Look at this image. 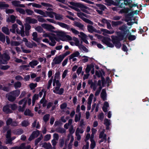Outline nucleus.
<instances>
[{
    "label": "nucleus",
    "mask_w": 149,
    "mask_h": 149,
    "mask_svg": "<svg viewBox=\"0 0 149 149\" xmlns=\"http://www.w3.org/2000/svg\"><path fill=\"white\" fill-rule=\"evenodd\" d=\"M57 24L62 28L66 29L68 30H70L74 35H78L79 37L81 38V40L83 41L86 44H88V42L87 40L88 36L83 32L79 33L75 29L72 28H70L68 25L64 23L58 22Z\"/></svg>",
    "instance_id": "f257e3e1"
},
{
    "label": "nucleus",
    "mask_w": 149,
    "mask_h": 149,
    "mask_svg": "<svg viewBox=\"0 0 149 149\" xmlns=\"http://www.w3.org/2000/svg\"><path fill=\"white\" fill-rule=\"evenodd\" d=\"M53 85L55 86L53 88V91L54 93L59 95H61L63 93L64 89L62 88L60 89L61 84L59 80L54 79Z\"/></svg>",
    "instance_id": "f03ea898"
},
{
    "label": "nucleus",
    "mask_w": 149,
    "mask_h": 149,
    "mask_svg": "<svg viewBox=\"0 0 149 149\" xmlns=\"http://www.w3.org/2000/svg\"><path fill=\"white\" fill-rule=\"evenodd\" d=\"M120 30L121 31L122 34H120V32H117V34L119 37L120 38V40H122L124 38L125 34H127V28L125 25H123L119 28Z\"/></svg>",
    "instance_id": "7ed1b4c3"
},
{
    "label": "nucleus",
    "mask_w": 149,
    "mask_h": 149,
    "mask_svg": "<svg viewBox=\"0 0 149 149\" xmlns=\"http://www.w3.org/2000/svg\"><path fill=\"white\" fill-rule=\"evenodd\" d=\"M77 14L79 17L81 19L85 22L91 25L93 24V22L91 21L85 17L88 18L89 17L88 15L81 12L78 13Z\"/></svg>",
    "instance_id": "20e7f679"
},
{
    "label": "nucleus",
    "mask_w": 149,
    "mask_h": 149,
    "mask_svg": "<svg viewBox=\"0 0 149 149\" xmlns=\"http://www.w3.org/2000/svg\"><path fill=\"white\" fill-rule=\"evenodd\" d=\"M69 3L70 4L72 5V6H70V7L77 11H79V9L78 8V7H80V6L82 7H84L86 9H88V8L87 7L81 5V4L79 3H74L72 1L70 2Z\"/></svg>",
    "instance_id": "39448f33"
},
{
    "label": "nucleus",
    "mask_w": 149,
    "mask_h": 149,
    "mask_svg": "<svg viewBox=\"0 0 149 149\" xmlns=\"http://www.w3.org/2000/svg\"><path fill=\"white\" fill-rule=\"evenodd\" d=\"M69 3L70 4L72 5V6H70V7L77 11H79V9L78 8V7H80V6L82 7H84L86 9H88V8L87 7L81 5V4L79 3H74L72 1L70 2Z\"/></svg>",
    "instance_id": "423d86ee"
},
{
    "label": "nucleus",
    "mask_w": 149,
    "mask_h": 149,
    "mask_svg": "<svg viewBox=\"0 0 149 149\" xmlns=\"http://www.w3.org/2000/svg\"><path fill=\"white\" fill-rule=\"evenodd\" d=\"M64 58L61 55L56 56L52 61V65H55L60 64Z\"/></svg>",
    "instance_id": "0eeeda50"
},
{
    "label": "nucleus",
    "mask_w": 149,
    "mask_h": 149,
    "mask_svg": "<svg viewBox=\"0 0 149 149\" xmlns=\"http://www.w3.org/2000/svg\"><path fill=\"white\" fill-rule=\"evenodd\" d=\"M27 99L26 98H24V99L20 101L18 104L19 105L23 104L22 107L19 106L18 109V111H23L26 105V104Z\"/></svg>",
    "instance_id": "6e6552de"
},
{
    "label": "nucleus",
    "mask_w": 149,
    "mask_h": 149,
    "mask_svg": "<svg viewBox=\"0 0 149 149\" xmlns=\"http://www.w3.org/2000/svg\"><path fill=\"white\" fill-rule=\"evenodd\" d=\"M16 22L18 24L22 26L20 31L17 30V33L18 34H20L21 36L22 37L24 36H25L24 29V27L22 23L20 20L18 19L16 20Z\"/></svg>",
    "instance_id": "1a4fd4ad"
},
{
    "label": "nucleus",
    "mask_w": 149,
    "mask_h": 149,
    "mask_svg": "<svg viewBox=\"0 0 149 149\" xmlns=\"http://www.w3.org/2000/svg\"><path fill=\"white\" fill-rule=\"evenodd\" d=\"M58 101L55 100L54 101V103L52 102H49L47 105V108L49 109L52 107L51 110L53 111L54 110L56 107L58 106Z\"/></svg>",
    "instance_id": "9d476101"
},
{
    "label": "nucleus",
    "mask_w": 149,
    "mask_h": 149,
    "mask_svg": "<svg viewBox=\"0 0 149 149\" xmlns=\"http://www.w3.org/2000/svg\"><path fill=\"white\" fill-rule=\"evenodd\" d=\"M111 41V39L108 38H104L102 40V42L108 47H114V45L113 44L110 42Z\"/></svg>",
    "instance_id": "9b49d317"
},
{
    "label": "nucleus",
    "mask_w": 149,
    "mask_h": 149,
    "mask_svg": "<svg viewBox=\"0 0 149 149\" xmlns=\"http://www.w3.org/2000/svg\"><path fill=\"white\" fill-rule=\"evenodd\" d=\"M105 130H103V131L101 132L99 135V138L101 139L100 141V143L103 142H105L107 141V135L104 134Z\"/></svg>",
    "instance_id": "f8f14e48"
},
{
    "label": "nucleus",
    "mask_w": 149,
    "mask_h": 149,
    "mask_svg": "<svg viewBox=\"0 0 149 149\" xmlns=\"http://www.w3.org/2000/svg\"><path fill=\"white\" fill-rule=\"evenodd\" d=\"M54 32L56 33V38L58 39L57 41L59 40V39L57 37H58L60 39L62 40V39H63L66 33V32L62 31H54Z\"/></svg>",
    "instance_id": "ddd939ff"
},
{
    "label": "nucleus",
    "mask_w": 149,
    "mask_h": 149,
    "mask_svg": "<svg viewBox=\"0 0 149 149\" xmlns=\"http://www.w3.org/2000/svg\"><path fill=\"white\" fill-rule=\"evenodd\" d=\"M113 1L112 0H106L105 1L108 5H111V4L115 6H118L120 5V2L121 1V0H114Z\"/></svg>",
    "instance_id": "4468645a"
},
{
    "label": "nucleus",
    "mask_w": 149,
    "mask_h": 149,
    "mask_svg": "<svg viewBox=\"0 0 149 149\" xmlns=\"http://www.w3.org/2000/svg\"><path fill=\"white\" fill-rule=\"evenodd\" d=\"M41 26L44 29L49 31H51L52 30L55 29V28L54 26L48 24H43L41 25Z\"/></svg>",
    "instance_id": "2eb2a0df"
},
{
    "label": "nucleus",
    "mask_w": 149,
    "mask_h": 149,
    "mask_svg": "<svg viewBox=\"0 0 149 149\" xmlns=\"http://www.w3.org/2000/svg\"><path fill=\"white\" fill-rule=\"evenodd\" d=\"M88 84L90 85L91 88L93 89V91H95L98 88V86L96 82H93L92 80H89Z\"/></svg>",
    "instance_id": "dca6fc26"
},
{
    "label": "nucleus",
    "mask_w": 149,
    "mask_h": 149,
    "mask_svg": "<svg viewBox=\"0 0 149 149\" xmlns=\"http://www.w3.org/2000/svg\"><path fill=\"white\" fill-rule=\"evenodd\" d=\"M43 36L44 37H48L49 39H51L52 38H54L56 39V40H58L56 38V35L54 34L50 33H45L43 35Z\"/></svg>",
    "instance_id": "f3484780"
},
{
    "label": "nucleus",
    "mask_w": 149,
    "mask_h": 149,
    "mask_svg": "<svg viewBox=\"0 0 149 149\" xmlns=\"http://www.w3.org/2000/svg\"><path fill=\"white\" fill-rule=\"evenodd\" d=\"M93 97V95L91 93L89 97L88 98V101L87 102L88 105L87 106V110L89 111L90 110L91 108V105L92 103V100Z\"/></svg>",
    "instance_id": "a211bd4d"
},
{
    "label": "nucleus",
    "mask_w": 149,
    "mask_h": 149,
    "mask_svg": "<svg viewBox=\"0 0 149 149\" xmlns=\"http://www.w3.org/2000/svg\"><path fill=\"white\" fill-rule=\"evenodd\" d=\"M25 22L27 23L34 24L37 23L38 21L34 18H32L30 17H27L25 19Z\"/></svg>",
    "instance_id": "6ab92c4d"
},
{
    "label": "nucleus",
    "mask_w": 149,
    "mask_h": 149,
    "mask_svg": "<svg viewBox=\"0 0 149 149\" xmlns=\"http://www.w3.org/2000/svg\"><path fill=\"white\" fill-rule=\"evenodd\" d=\"M34 11L36 13L42 15L43 17H47V15L46 14V12H45L42 10L38 9H35Z\"/></svg>",
    "instance_id": "aec40b11"
},
{
    "label": "nucleus",
    "mask_w": 149,
    "mask_h": 149,
    "mask_svg": "<svg viewBox=\"0 0 149 149\" xmlns=\"http://www.w3.org/2000/svg\"><path fill=\"white\" fill-rule=\"evenodd\" d=\"M42 146L46 149H55V147H53V148H52V146L50 143H45L42 145Z\"/></svg>",
    "instance_id": "412c9836"
},
{
    "label": "nucleus",
    "mask_w": 149,
    "mask_h": 149,
    "mask_svg": "<svg viewBox=\"0 0 149 149\" xmlns=\"http://www.w3.org/2000/svg\"><path fill=\"white\" fill-rule=\"evenodd\" d=\"M46 94V91H45L44 93V95L43 98L40 101V103L42 104L43 107H45L46 106L47 100L45 99V97Z\"/></svg>",
    "instance_id": "4be33fe9"
},
{
    "label": "nucleus",
    "mask_w": 149,
    "mask_h": 149,
    "mask_svg": "<svg viewBox=\"0 0 149 149\" xmlns=\"http://www.w3.org/2000/svg\"><path fill=\"white\" fill-rule=\"evenodd\" d=\"M10 108L9 104L3 107V111L6 113H11L12 111L10 110Z\"/></svg>",
    "instance_id": "5701e85b"
},
{
    "label": "nucleus",
    "mask_w": 149,
    "mask_h": 149,
    "mask_svg": "<svg viewBox=\"0 0 149 149\" xmlns=\"http://www.w3.org/2000/svg\"><path fill=\"white\" fill-rule=\"evenodd\" d=\"M22 41L25 42V45L27 47L29 48H32L31 43L28 41L26 38H24L22 39Z\"/></svg>",
    "instance_id": "b1692460"
},
{
    "label": "nucleus",
    "mask_w": 149,
    "mask_h": 149,
    "mask_svg": "<svg viewBox=\"0 0 149 149\" xmlns=\"http://www.w3.org/2000/svg\"><path fill=\"white\" fill-rule=\"evenodd\" d=\"M13 5L16 7H24V6L22 4H20V2L19 1H14L11 2Z\"/></svg>",
    "instance_id": "393cba45"
},
{
    "label": "nucleus",
    "mask_w": 149,
    "mask_h": 149,
    "mask_svg": "<svg viewBox=\"0 0 149 149\" xmlns=\"http://www.w3.org/2000/svg\"><path fill=\"white\" fill-rule=\"evenodd\" d=\"M8 100L11 101H14L15 99V97L13 95V94L11 92L6 95Z\"/></svg>",
    "instance_id": "a878e982"
},
{
    "label": "nucleus",
    "mask_w": 149,
    "mask_h": 149,
    "mask_svg": "<svg viewBox=\"0 0 149 149\" xmlns=\"http://www.w3.org/2000/svg\"><path fill=\"white\" fill-rule=\"evenodd\" d=\"M38 63L39 62L37 61L33 60L29 63V65L31 68H34L35 66L37 65Z\"/></svg>",
    "instance_id": "bb28decb"
},
{
    "label": "nucleus",
    "mask_w": 149,
    "mask_h": 149,
    "mask_svg": "<svg viewBox=\"0 0 149 149\" xmlns=\"http://www.w3.org/2000/svg\"><path fill=\"white\" fill-rule=\"evenodd\" d=\"M31 147L30 145L26 146V143H23L21 144L20 146H19V149H29Z\"/></svg>",
    "instance_id": "cd10ccee"
},
{
    "label": "nucleus",
    "mask_w": 149,
    "mask_h": 149,
    "mask_svg": "<svg viewBox=\"0 0 149 149\" xmlns=\"http://www.w3.org/2000/svg\"><path fill=\"white\" fill-rule=\"evenodd\" d=\"M10 31L13 33H15V31L17 32V30L20 31L17 29V25L16 24H13L11 28L10 29Z\"/></svg>",
    "instance_id": "c85d7f7f"
},
{
    "label": "nucleus",
    "mask_w": 149,
    "mask_h": 149,
    "mask_svg": "<svg viewBox=\"0 0 149 149\" xmlns=\"http://www.w3.org/2000/svg\"><path fill=\"white\" fill-rule=\"evenodd\" d=\"M15 17L13 15H11L7 19V21L8 22H11L13 23L15 22Z\"/></svg>",
    "instance_id": "c756f323"
},
{
    "label": "nucleus",
    "mask_w": 149,
    "mask_h": 149,
    "mask_svg": "<svg viewBox=\"0 0 149 149\" xmlns=\"http://www.w3.org/2000/svg\"><path fill=\"white\" fill-rule=\"evenodd\" d=\"M101 97L104 100H106V93L105 89H103L102 90L101 94Z\"/></svg>",
    "instance_id": "7c9ffc66"
},
{
    "label": "nucleus",
    "mask_w": 149,
    "mask_h": 149,
    "mask_svg": "<svg viewBox=\"0 0 149 149\" xmlns=\"http://www.w3.org/2000/svg\"><path fill=\"white\" fill-rule=\"evenodd\" d=\"M72 39V38L70 36L66 34V33L65 34L63 39H62L63 41H70Z\"/></svg>",
    "instance_id": "2f4dec72"
},
{
    "label": "nucleus",
    "mask_w": 149,
    "mask_h": 149,
    "mask_svg": "<svg viewBox=\"0 0 149 149\" xmlns=\"http://www.w3.org/2000/svg\"><path fill=\"white\" fill-rule=\"evenodd\" d=\"M74 25L75 26L79 27V28L82 30H83L84 29V25L80 23L77 22H74Z\"/></svg>",
    "instance_id": "473e14b6"
},
{
    "label": "nucleus",
    "mask_w": 149,
    "mask_h": 149,
    "mask_svg": "<svg viewBox=\"0 0 149 149\" xmlns=\"http://www.w3.org/2000/svg\"><path fill=\"white\" fill-rule=\"evenodd\" d=\"M102 31L103 32V34L104 35H105L106 33L108 34H112L114 33V31L112 30L111 31H109L106 29H102Z\"/></svg>",
    "instance_id": "72a5a7b5"
},
{
    "label": "nucleus",
    "mask_w": 149,
    "mask_h": 149,
    "mask_svg": "<svg viewBox=\"0 0 149 149\" xmlns=\"http://www.w3.org/2000/svg\"><path fill=\"white\" fill-rule=\"evenodd\" d=\"M87 29L88 31L91 33H92L96 31V29L94 27L90 25L87 26Z\"/></svg>",
    "instance_id": "f704fd0d"
},
{
    "label": "nucleus",
    "mask_w": 149,
    "mask_h": 149,
    "mask_svg": "<svg viewBox=\"0 0 149 149\" xmlns=\"http://www.w3.org/2000/svg\"><path fill=\"white\" fill-rule=\"evenodd\" d=\"M32 36L33 37V39L34 40L38 42H39V39L37 38V33L36 32H34L32 34Z\"/></svg>",
    "instance_id": "c9c22d12"
},
{
    "label": "nucleus",
    "mask_w": 149,
    "mask_h": 149,
    "mask_svg": "<svg viewBox=\"0 0 149 149\" xmlns=\"http://www.w3.org/2000/svg\"><path fill=\"white\" fill-rule=\"evenodd\" d=\"M105 81V79L103 77L102 78V82L101 80H99L98 81L97 85L98 86V88H99V86H100L102 87L101 84L102 83V85L103 87L104 86V83Z\"/></svg>",
    "instance_id": "e433bc0d"
},
{
    "label": "nucleus",
    "mask_w": 149,
    "mask_h": 149,
    "mask_svg": "<svg viewBox=\"0 0 149 149\" xmlns=\"http://www.w3.org/2000/svg\"><path fill=\"white\" fill-rule=\"evenodd\" d=\"M109 107V104L107 102H105L102 108L103 111L104 112H106L107 111V108Z\"/></svg>",
    "instance_id": "4c0bfd02"
},
{
    "label": "nucleus",
    "mask_w": 149,
    "mask_h": 149,
    "mask_svg": "<svg viewBox=\"0 0 149 149\" xmlns=\"http://www.w3.org/2000/svg\"><path fill=\"white\" fill-rule=\"evenodd\" d=\"M46 14L47 15V17L49 16L50 18H52L54 17V16H55V13L53 12L46 11Z\"/></svg>",
    "instance_id": "58836bf2"
},
{
    "label": "nucleus",
    "mask_w": 149,
    "mask_h": 149,
    "mask_svg": "<svg viewBox=\"0 0 149 149\" xmlns=\"http://www.w3.org/2000/svg\"><path fill=\"white\" fill-rule=\"evenodd\" d=\"M81 114L79 113L78 115L76 114L74 117V121L75 122H77L79 121L81 118Z\"/></svg>",
    "instance_id": "ea45409f"
},
{
    "label": "nucleus",
    "mask_w": 149,
    "mask_h": 149,
    "mask_svg": "<svg viewBox=\"0 0 149 149\" xmlns=\"http://www.w3.org/2000/svg\"><path fill=\"white\" fill-rule=\"evenodd\" d=\"M2 31L5 34L7 35H8L9 34L10 32L8 29L6 27H3L2 28Z\"/></svg>",
    "instance_id": "a19ab883"
},
{
    "label": "nucleus",
    "mask_w": 149,
    "mask_h": 149,
    "mask_svg": "<svg viewBox=\"0 0 149 149\" xmlns=\"http://www.w3.org/2000/svg\"><path fill=\"white\" fill-rule=\"evenodd\" d=\"M13 94V95L15 97H17L19 96L20 93V91L19 90H17L11 92Z\"/></svg>",
    "instance_id": "79ce46f5"
},
{
    "label": "nucleus",
    "mask_w": 149,
    "mask_h": 149,
    "mask_svg": "<svg viewBox=\"0 0 149 149\" xmlns=\"http://www.w3.org/2000/svg\"><path fill=\"white\" fill-rule=\"evenodd\" d=\"M122 22L121 21H112L111 22V24L112 26H115L118 25H120L122 24Z\"/></svg>",
    "instance_id": "37998d69"
},
{
    "label": "nucleus",
    "mask_w": 149,
    "mask_h": 149,
    "mask_svg": "<svg viewBox=\"0 0 149 149\" xmlns=\"http://www.w3.org/2000/svg\"><path fill=\"white\" fill-rule=\"evenodd\" d=\"M38 21L44 23L46 22V20L40 15H38L37 17Z\"/></svg>",
    "instance_id": "c03bdc74"
},
{
    "label": "nucleus",
    "mask_w": 149,
    "mask_h": 149,
    "mask_svg": "<svg viewBox=\"0 0 149 149\" xmlns=\"http://www.w3.org/2000/svg\"><path fill=\"white\" fill-rule=\"evenodd\" d=\"M73 40L75 42V45L76 46L79 47L81 45L80 44L79 41V40L78 38L75 37H73Z\"/></svg>",
    "instance_id": "a18cd8bd"
},
{
    "label": "nucleus",
    "mask_w": 149,
    "mask_h": 149,
    "mask_svg": "<svg viewBox=\"0 0 149 149\" xmlns=\"http://www.w3.org/2000/svg\"><path fill=\"white\" fill-rule=\"evenodd\" d=\"M29 67V65H24L20 66L19 68L21 70H28Z\"/></svg>",
    "instance_id": "49530a36"
},
{
    "label": "nucleus",
    "mask_w": 149,
    "mask_h": 149,
    "mask_svg": "<svg viewBox=\"0 0 149 149\" xmlns=\"http://www.w3.org/2000/svg\"><path fill=\"white\" fill-rule=\"evenodd\" d=\"M79 54L80 53L79 52L76 51L73 54H72L71 55H70L69 56L71 57V58H72V57H77L79 55Z\"/></svg>",
    "instance_id": "de8ad7c7"
},
{
    "label": "nucleus",
    "mask_w": 149,
    "mask_h": 149,
    "mask_svg": "<svg viewBox=\"0 0 149 149\" xmlns=\"http://www.w3.org/2000/svg\"><path fill=\"white\" fill-rule=\"evenodd\" d=\"M32 126L33 127H36V128L37 129L39 128L40 127L38 122H37L36 120H35L34 122L33 123Z\"/></svg>",
    "instance_id": "09e8293b"
},
{
    "label": "nucleus",
    "mask_w": 149,
    "mask_h": 149,
    "mask_svg": "<svg viewBox=\"0 0 149 149\" xmlns=\"http://www.w3.org/2000/svg\"><path fill=\"white\" fill-rule=\"evenodd\" d=\"M104 123L105 125L107 126V128L108 129V127L111 124L110 120H109L107 119H105L104 120Z\"/></svg>",
    "instance_id": "8fccbe9b"
},
{
    "label": "nucleus",
    "mask_w": 149,
    "mask_h": 149,
    "mask_svg": "<svg viewBox=\"0 0 149 149\" xmlns=\"http://www.w3.org/2000/svg\"><path fill=\"white\" fill-rule=\"evenodd\" d=\"M93 138H91V143L90 145L91 148L92 149L94 148L95 146V143L94 140Z\"/></svg>",
    "instance_id": "3c124183"
},
{
    "label": "nucleus",
    "mask_w": 149,
    "mask_h": 149,
    "mask_svg": "<svg viewBox=\"0 0 149 149\" xmlns=\"http://www.w3.org/2000/svg\"><path fill=\"white\" fill-rule=\"evenodd\" d=\"M11 133L10 130H8L7 131V134L6 135V142H7L8 141V139H9L11 137Z\"/></svg>",
    "instance_id": "603ef678"
},
{
    "label": "nucleus",
    "mask_w": 149,
    "mask_h": 149,
    "mask_svg": "<svg viewBox=\"0 0 149 149\" xmlns=\"http://www.w3.org/2000/svg\"><path fill=\"white\" fill-rule=\"evenodd\" d=\"M24 114L25 115L32 116L33 114L32 113L29 109H26L24 112Z\"/></svg>",
    "instance_id": "864d4df0"
},
{
    "label": "nucleus",
    "mask_w": 149,
    "mask_h": 149,
    "mask_svg": "<svg viewBox=\"0 0 149 149\" xmlns=\"http://www.w3.org/2000/svg\"><path fill=\"white\" fill-rule=\"evenodd\" d=\"M55 17L56 20H61L63 19V16L60 15L55 13Z\"/></svg>",
    "instance_id": "5fc2aeb1"
},
{
    "label": "nucleus",
    "mask_w": 149,
    "mask_h": 149,
    "mask_svg": "<svg viewBox=\"0 0 149 149\" xmlns=\"http://www.w3.org/2000/svg\"><path fill=\"white\" fill-rule=\"evenodd\" d=\"M50 40H51V42H49V45L52 46H54L56 43L55 41L56 39L54 38H52Z\"/></svg>",
    "instance_id": "6e6d98bb"
},
{
    "label": "nucleus",
    "mask_w": 149,
    "mask_h": 149,
    "mask_svg": "<svg viewBox=\"0 0 149 149\" xmlns=\"http://www.w3.org/2000/svg\"><path fill=\"white\" fill-rule=\"evenodd\" d=\"M38 95L36 94H35L34 95L32 98V105L33 106L35 103V102L36 100H37L38 99Z\"/></svg>",
    "instance_id": "4d7b16f0"
},
{
    "label": "nucleus",
    "mask_w": 149,
    "mask_h": 149,
    "mask_svg": "<svg viewBox=\"0 0 149 149\" xmlns=\"http://www.w3.org/2000/svg\"><path fill=\"white\" fill-rule=\"evenodd\" d=\"M79 49L81 50H83L85 52H88V49L85 47L84 46L82 45H80L79 47Z\"/></svg>",
    "instance_id": "13d9d810"
},
{
    "label": "nucleus",
    "mask_w": 149,
    "mask_h": 149,
    "mask_svg": "<svg viewBox=\"0 0 149 149\" xmlns=\"http://www.w3.org/2000/svg\"><path fill=\"white\" fill-rule=\"evenodd\" d=\"M15 138L16 137L15 136H13L12 138L10 137L9 139H8V141H7V142H6V144H12V141L15 139Z\"/></svg>",
    "instance_id": "bf43d9fd"
},
{
    "label": "nucleus",
    "mask_w": 149,
    "mask_h": 149,
    "mask_svg": "<svg viewBox=\"0 0 149 149\" xmlns=\"http://www.w3.org/2000/svg\"><path fill=\"white\" fill-rule=\"evenodd\" d=\"M29 124V123L27 120L23 121L21 123V125L23 127H26L28 126Z\"/></svg>",
    "instance_id": "052dcab7"
},
{
    "label": "nucleus",
    "mask_w": 149,
    "mask_h": 149,
    "mask_svg": "<svg viewBox=\"0 0 149 149\" xmlns=\"http://www.w3.org/2000/svg\"><path fill=\"white\" fill-rule=\"evenodd\" d=\"M60 74L59 72H57L55 74L54 78V79L59 80L60 79Z\"/></svg>",
    "instance_id": "680f3d73"
},
{
    "label": "nucleus",
    "mask_w": 149,
    "mask_h": 149,
    "mask_svg": "<svg viewBox=\"0 0 149 149\" xmlns=\"http://www.w3.org/2000/svg\"><path fill=\"white\" fill-rule=\"evenodd\" d=\"M16 11L19 12L21 14H24L25 13V11L23 9L20 8H17L16 9Z\"/></svg>",
    "instance_id": "e2e57ef3"
},
{
    "label": "nucleus",
    "mask_w": 149,
    "mask_h": 149,
    "mask_svg": "<svg viewBox=\"0 0 149 149\" xmlns=\"http://www.w3.org/2000/svg\"><path fill=\"white\" fill-rule=\"evenodd\" d=\"M0 40L3 42L5 41V36L0 32Z\"/></svg>",
    "instance_id": "0e129e2a"
},
{
    "label": "nucleus",
    "mask_w": 149,
    "mask_h": 149,
    "mask_svg": "<svg viewBox=\"0 0 149 149\" xmlns=\"http://www.w3.org/2000/svg\"><path fill=\"white\" fill-rule=\"evenodd\" d=\"M129 9L128 8H124L120 10L119 12V13H127L129 11Z\"/></svg>",
    "instance_id": "69168bd1"
},
{
    "label": "nucleus",
    "mask_w": 149,
    "mask_h": 149,
    "mask_svg": "<svg viewBox=\"0 0 149 149\" xmlns=\"http://www.w3.org/2000/svg\"><path fill=\"white\" fill-rule=\"evenodd\" d=\"M22 85L21 83L19 81H17L15 83L14 86L15 88H19L21 87Z\"/></svg>",
    "instance_id": "338daca9"
},
{
    "label": "nucleus",
    "mask_w": 149,
    "mask_h": 149,
    "mask_svg": "<svg viewBox=\"0 0 149 149\" xmlns=\"http://www.w3.org/2000/svg\"><path fill=\"white\" fill-rule=\"evenodd\" d=\"M32 134L35 138L37 137L39 134V131L37 130L36 131H34L32 133Z\"/></svg>",
    "instance_id": "774afa93"
}]
</instances>
